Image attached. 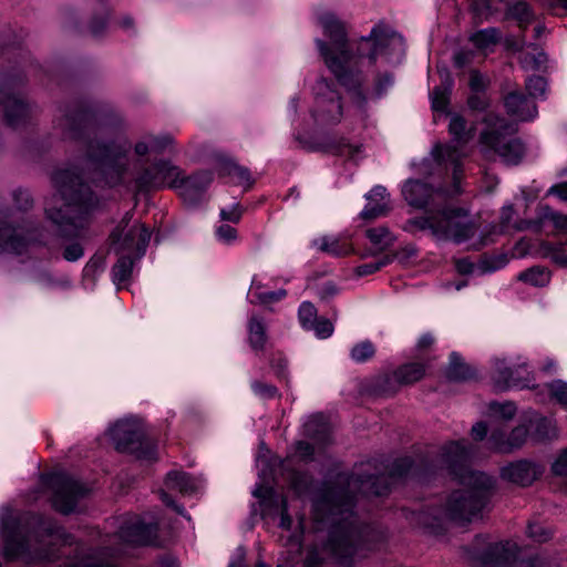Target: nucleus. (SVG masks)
<instances>
[{
    "instance_id": "nucleus-1",
    "label": "nucleus",
    "mask_w": 567,
    "mask_h": 567,
    "mask_svg": "<svg viewBox=\"0 0 567 567\" xmlns=\"http://www.w3.org/2000/svg\"><path fill=\"white\" fill-rule=\"evenodd\" d=\"M384 480L381 475L355 472L342 480L347 484L346 489L330 491L318 497L313 503L316 519L331 524L333 530L327 546L321 550L316 547L309 548L305 558L301 551L302 532L290 533L292 519L288 514L286 499L278 496L274 488L264 484L257 485L252 495L261 501L265 511L270 512L272 507H276L280 514L279 526L288 533L287 536L281 537L285 543L277 566L321 567L322 553L326 551H329L342 565L352 564L357 554L355 532L350 520L353 516L354 499L357 495L365 497L382 495Z\"/></svg>"
},
{
    "instance_id": "nucleus-2",
    "label": "nucleus",
    "mask_w": 567,
    "mask_h": 567,
    "mask_svg": "<svg viewBox=\"0 0 567 567\" xmlns=\"http://www.w3.org/2000/svg\"><path fill=\"white\" fill-rule=\"evenodd\" d=\"M324 42L316 40L317 48L324 64L338 82L349 92H354L360 101L364 100L360 91L363 82L362 69L365 63L374 64L378 61L388 62V47L390 31L383 21L377 23L369 35L362 37L359 43H349L344 25L331 13L320 17Z\"/></svg>"
},
{
    "instance_id": "nucleus-3",
    "label": "nucleus",
    "mask_w": 567,
    "mask_h": 567,
    "mask_svg": "<svg viewBox=\"0 0 567 567\" xmlns=\"http://www.w3.org/2000/svg\"><path fill=\"white\" fill-rule=\"evenodd\" d=\"M56 125L68 138L86 143L85 166L100 175L110 187L121 185L128 174L127 154L131 145L126 140H109L97 125L94 113L82 104L61 110Z\"/></svg>"
},
{
    "instance_id": "nucleus-4",
    "label": "nucleus",
    "mask_w": 567,
    "mask_h": 567,
    "mask_svg": "<svg viewBox=\"0 0 567 567\" xmlns=\"http://www.w3.org/2000/svg\"><path fill=\"white\" fill-rule=\"evenodd\" d=\"M56 195L45 205L47 218L65 238H85L91 215L99 200L74 168H63L52 176Z\"/></svg>"
},
{
    "instance_id": "nucleus-5",
    "label": "nucleus",
    "mask_w": 567,
    "mask_h": 567,
    "mask_svg": "<svg viewBox=\"0 0 567 567\" xmlns=\"http://www.w3.org/2000/svg\"><path fill=\"white\" fill-rule=\"evenodd\" d=\"M464 489L453 492L444 508L446 518L458 524L470 523L481 516L494 488V480L480 472L465 471L461 476Z\"/></svg>"
},
{
    "instance_id": "nucleus-6",
    "label": "nucleus",
    "mask_w": 567,
    "mask_h": 567,
    "mask_svg": "<svg viewBox=\"0 0 567 567\" xmlns=\"http://www.w3.org/2000/svg\"><path fill=\"white\" fill-rule=\"evenodd\" d=\"M484 123L485 128L481 133L484 150L494 151L506 164H517L524 154L523 144L516 138L506 137L514 132V127L493 113L484 117Z\"/></svg>"
},
{
    "instance_id": "nucleus-7",
    "label": "nucleus",
    "mask_w": 567,
    "mask_h": 567,
    "mask_svg": "<svg viewBox=\"0 0 567 567\" xmlns=\"http://www.w3.org/2000/svg\"><path fill=\"white\" fill-rule=\"evenodd\" d=\"M415 224L421 229H429L437 238L464 241L473 234L468 213L464 209H445L419 218Z\"/></svg>"
},
{
    "instance_id": "nucleus-8",
    "label": "nucleus",
    "mask_w": 567,
    "mask_h": 567,
    "mask_svg": "<svg viewBox=\"0 0 567 567\" xmlns=\"http://www.w3.org/2000/svg\"><path fill=\"white\" fill-rule=\"evenodd\" d=\"M132 217V213L127 212L111 233V249L115 254H131L135 258H142L150 243L151 231L143 224L130 226Z\"/></svg>"
},
{
    "instance_id": "nucleus-9",
    "label": "nucleus",
    "mask_w": 567,
    "mask_h": 567,
    "mask_svg": "<svg viewBox=\"0 0 567 567\" xmlns=\"http://www.w3.org/2000/svg\"><path fill=\"white\" fill-rule=\"evenodd\" d=\"M449 131L453 135V144L445 146H437L434 150V154L437 156V161L451 163L454 166L453 169V188L447 192L449 195H455L461 192L460 188V176H458V159L465 156L466 153L462 150L470 140L474 136V128L467 127L465 120L454 114L450 118Z\"/></svg>"
},
{
    "instance_id": "nucleus-10",
    "label": "nucleus",
    "mask_w": 567,
    "mask_h": 567,
    "mask_svg": "<svg viewBox=\"0 0 567 567\" xmlns=\"http://www.w3.org/2000/svg\"><path fill=\"white\" fill-rule=\"evenodd\" d=\"M313 94L311 115L316 124L319 126L338 124L343 116V105L336 84L321 78L316 82Z\"/></svg>"
},
{
    "instance_id": "nucleus-11",
    "label": "nucleus",
    "mask_w": 567,
    "mask_h": 567,
    "mask_svg": "<svg viewBox=\"0 0 567 567\" xmlns=\"http://www.w3.org/2000/svg\"><path fill=\"white\" fill-rule=\"evenodd\" d=\"M111 440L116 450L121 452L137 453L140 458L152 461L155 458L154 451H140L143 445L144 430L141 421L136 417H125L117 421L109 430Z\"/></svg>"
},
{
    "instance_id": "nucleus-12",
    "label": "nucleus",
    "mask_w": 567,
    "mask_h": 567,
    "mask_svg": "<svg viewBox=\"0 0 567 567\" xmlns=\"http://www.w3.org/2000/svg\"><path fill=\"white\" fill-rule=\"evenodd\" d=\"M49 483L53 489V507L62 514L74 512L78 502L89 493L82 482L64 472L52 473Z\"/></svg>"
},
{
    "instance_id": "nucleus-13",
    "label": "nucleus",
    "mask_w": 567,
    "mask_h": 567,
    "mask_svg": "<svg viewBox=\"0 0 567 567\" xmlns=\"http://www.w3.org/2000/svg\"><path fill=\"white\" fill-rule=\"evenodd\" d=\"M182 169L169 161L159 159L145 167L135 178L138 190L178 187Z\"/></svg>"
},
{
    "instance_id": "nucleus-14",
    "label": "nucleus",
    "mask_w": 567,
    "mask_h": 567,
    "mask_svg": "<svg viewBox=\"0 0 567 567\" xmlns=\"http://www.w3.org/2000/svg\"><path fill=\"white\" fill-rule=\"evenodd\" d=\"M0 105L3 107L4 121L11 127L27 123L32 109L19 96L17 82L12 79L0 80Z\"/></svg>"
},
{
    "instance_id": "nucleus-15",
    "label": "nucleus",
    "mask_w": 567,
    "mask_h": 567,
    "mask_svg": "<svg viewBox=\"0 0 567 567\" xmlns=\"http://www.w3.org/2000/svg\"><path fill=\"white\" fill-rule=\"evenodd\" d=\"M156 533V523L145 522L142 517L135 515L121 522L116 538L123 544L148 545L155 539Z\"/></svg>"
},
{
    "instance_id": "nucleus-16",
    "label": "nucleus",
    "mask_w": 567,
    "mask_h": 567,
    "mask_svg": "<svg viewBox=\"0 0 567 567\" xmlns=\"http://www.w3.org/2000/svg\"><path fill=\"white\" fill-rule=\"evenodd\" d=\"M494 382L498 390L529 386L530 378L526 363L507 364L505 359H496Z\"/></svg>"
},
{
    "instance_id": "nucleus-17",
    "label": "nucleus",
    "mask_w": 567,
    "mask_h": 567,
    "mask_svg": "<svg viewBox=\"0 0 567 567\" xmlns=\"http://www.w3.org/2000/svg\"><path fill=\"white\" fill-rule=\"evenodd\" d=\"M12 212L0 210V254L21 255L28 250L30 241L22 237L21 231L11 225Z\"/></svg>"
},
{
    "instance_id": "nucleus-18",
    "label": "nucleus",
    "mask_w": 567,
    "mask_h": 567,
    "mask_svg": "<svg viewBox=\"0 0 567 567\" xmlns=\"http://www.w3.org/2000/svg\"><path fill=\"white\" fill-rule=\"evenodd\" d=\"M543 473V468L537 463L527 460H519L501 468L503 480L519 486L533 484Z\"/></svg>"
},
{
    "instance_id": "nucleus-19",
    "label": "nucleus",
    "mask_w": 567,
    "mask_h": 567,
    "mask_svg": "<svg viewBox=\"0 0 567 567\" xmlns=\"http://www.w3.org/2000/svg\"><path fill=\"white\" fill-rule=\"evenodd\" d=\"M213 178L214 175L209 171H200L186 178L182 175L177 189L181 190V195L185 202L195 204L202 198L203 194L212 184Z\"/></svg>"
},
{
    "instance_id": "nucleus-20",
    "label": "nucleus",
    "mask_w": 567,
    "mask_h": 567,
    "mask_svg": "<svg viewBox=\"0 0 567 567\" xmlns=\"http://www.w3.org/2000/svg\"><path fill=\"white\" fill-rule=\"evenodd\" d=\"M297 138L305 150L311 152L338 153L340 155L349 156L351 158H354L355 154L360 153L359 146L337 143L326 137L320 140H307L298 136Z\"/></svg>"
},
{
    "instance_id": "nucleus-21",
    "label": "nucleus",
    "mask_w": 567,
    "mask_h": 567,
    "mask_svg": "<svg viewBox=\"0 0 567 567\" xmlns=\"http://www.w3.org/2000/svg\"><path fill=\"white\" fill-rule=\"evenodd\" d=\"M527 435L528 429L525 425H519L516 426L506 439L495 431L492 432L489 442L495 451L499 453H511L524 445Z\"/></svg>"
},
{
    "instance_id": "nucleus-22",
    "label": "nucleus",
    "mask_w": 567,
    "mask_h": 567,
    "mask_svg": "<svg viewBox=\"0 0 567 567\" xmlns=\"http://www.w3.org/2000/svg\"><path fill=\"white\" fill-rule=\"evenodd\" d=\"M165 487L182 495H193L203 487V481L185 472L171 471L166 475Z\"/></svg>"
},
{
    "instance_id": "nucleus-23",
    "label": "nucleus",
    "mask_w": 567,
    "mask_h": 567,
    "mask_svg": "<svg viewBox=\"0 0 567 567\" xmlns=\"http://www.w3.org/2000/svg\"><path fill=\"white\" fill-rule=\"evenodd\" d=\"M505 107L518 121L533 120L537 115L536 105L517 92L509 93L505 97Z\"/></svg>"
},
{
    "instance_id": "nucleus-24",
    "label": "nucleus",
    "mask_w": 567,
    "mask_h": 567,
    "mask_svg": "<svg viewBox=\"0 0 567 567\" xmlns=\"http://www.w3.org/2000/svg\"><path fill=\"white\" fill-rule=\"evenodd\" d=\"M385 194V187H373L370 190V193L365 195L367 205L360 213V217L365 220H373L375 218L386 215L388 206L385 203H383Z\"/></svg>"
},
{
    "instance_id": "nucleus-25",
    "label": "nucleus",
    "mask_w": 567,
    "mask_h": 567,
    "mask_svg": "<svg viewBox=\"0 0 567 567\" xmlns=\"http://www.w3.org/2000/svg\"><path fill=\"white\" fill-rule=\"evenodd\" d=\"M312 247L332 257L347 256L352 251L350 243L334 235H324L312 240Z\"/></svg>"
},
{
    "instance_id": "nucleus-26",
    "label": "nucleus",
    "mask_w": 567,
    "mask_h": 567,
    "mask_svg": "<svg viewBox=\"0 0 567 567\" xmlns=\"http://www.w3.org/2000/svg\"><path fill=\"white\" fill-rule=\"evenodd\" d=\"M545 223H551L554 228L559 231L567 230V215L553 210L548 205H539L537 209V220L528 221L525 226L519 227V229H538Z\"/></svg>"
},
{
    "instance_id": "nucleus-27",
    "label": "nucleus",
    "mask_w": 567,
    "mask_h": 567,
    "mask_svg": "<svg viewBox=\"0 0 567 567\" xmlns=\"http://www.w3.org/2000/svg\"><path fill=\"white\" fill-rule=\"evenodd\" d=\"M405 200L415 207H424L427 205L429 199L433 197L434 193L427 187L426 184L419 181H409L404 184L402 189Z\"/></svg>"
},
{
    "instance_id": "nucleus-28",
    "label": "nucleus",
    "mask_w": 567,
    "mask_h": 567,
    "mask_svg": "<svg viewBox=\"0 0 567 567\" xmlns=\"http://www.w3.org/2000/svg\"><path fill=\"white\" fill-rule=\"evenodd\" d=\"M172 144L173 138L169 135H145L135 144L134 152L137 156L161 154Z\"/></svg>"
},
{
    "instance_id": "nucleus-29",
    "label": "nucleus",
    "mask_w": 567,
    "mask_h": 567,
    "mask_svg": "<svg viewBox=\"0 0 567 567\" xmlns=\"http://www.w3.org/2000/svg\"><path fill=\"white\" fill-rule=\"evenodd\" d=\"M287 296V291L285 289H278L276 291L265 292L262 291V284L257 280L256 277L252 278L251 285L248 291V301L252 305H269L277 301H280Z\"/></svg>"
},
{
    "instance_id": "nucleus-30",
    "label": "nucleus",
    "mask_w": 567,
    "mask_h": 567,
    "mask_svg": "<svg viewBox=\"0 0 567 567\" xmlns=\"http://www.w3.org/2000/svg\"><path fill=\"white\" fill-rule=\"evenodd\" d=\"M306 434L315 440L318 444H327L330 442L331 427L324 421L322 415H312L303 425Z\"/></svg>"
},
{
    "instance_id": "nucleus-31",
    "label": "nucleus",
    "mask_w": 567,
    "mask_h": 567,
    "mask_svg": "<svg viewBox=\"0 0 567 567\" xmlns=\"http://www.w3.org/2000/svg\"><path fill=\"white\" fill-rule=\"evenodd\" d=\"M118 259L112 267V280L117 287H122L125 282L131 279L134 265L141 258H135L131 254H116Z\"/></svg>"
},
{
    "instance_id": "nucleus-32",
    "label": "nucleus",
    "mask_w": 567,
    "mask_h": 567,
    "mask_svg": "<svg viewBox=\"0 0 567 567\" xmlns=\"http://www.w3.org/2000/svg\"><path fill=\"white\" fill-rule=\"evenodd\" d=\"M249 346L256 350H262L267 342L266 324L261 317L252 315L247 324Z\"/></svg>"
},
{
    "instance_id": "nucleus-33",
    "label": "nucleus",
    "mask_w": 567,
    "mask_h": 567,
    "mask_svg": "<svg viewBox=\"0 0 567 567\" xmlns=\"http://www.w3.org/2000/svg\"><path fill=\"white\" fill-rule=\"evenodd\" d=\"M365 234L370 243L369 249L372 254L386 251L390 246V231L388 227H372L369 228Z\"/></svg>"
},
{
    "instance_id": "nucleus-34",
    "label": "nucleus",
    "mask_w": 567,
    "mask_h": 567,
    "mask_svg": "<svg viewBox=\"0 0 567 567\" xmlns=\"http://www.w3.org/2000/svg\"><path fill=\"white\" fill-rule=\"evenodd\" d=\"M467 456V450L463 442H451L442 449V460L452 465L464 461Z\"/></svg>"
},
{
    "instance_id": "nucleus-35",
    "label": "nucleus",
    "mask_w": 567,
    "mask_h": 567,
    "mask_svg": "<svg viewBox=\"0 0 567 567\" xmlns=\"http://www.w3.org/2000/svg\"><path fill=\"white\" fill-rule=\"evenodd\" d=\"M424 368L417 363L405 364L395 372V379L401 384H410L421 380Z\"/></svg>"
},
{
    "instance_id": "nucleus-36",
    "label": "nucleus",
    "mask_w": 567,
    "mask_h": 567,
    "mask_svg": "<svg viewBox=\"0 0 567 567\" xmlns=\"http://www.w3.org/2000/svg\"><path fill=\"white\" fill-rule=\"evenodd\" d=\"M389 390L390 377L386 372L371 378L365 385V392L375 398L386 395Z\"/></svg>"
},
{
    "instance_id": "nucleus-37",
    "label": "nucleus",
    "mask_w": 567,
    "mask_h": 567,
    "mask_svg": "<svg viewBox=\"0 0 567 567\" xmlns=\"http://www.w3.org/2000/svg\"><path fill=\"white\" fill-rule=\"evenodd\" d=\"M517 279L533 286H545L549 281V272L539 267H533L518 274Z\"/></svg>"
},
{
    "instance_id": "nucleus-38",
    "label": "nucleus",
    "mask_w": 567,
    "mask_h": 567,
    "mask_svg": "<svg viewBox=\"0 0 567 567\" xmlns=\"http://www.w3.org/2000/svg\"><path fill=\"white\" fill-rule=\"evenodd\" d=\"M375 353L374 344L364 340L355 343L350 350V359L355 363H364L369 361Z\"/></svg>"
},
{
    "instance_id": "nucleus-39",
    "label": "nucleus",
    "mask_w": 567,
    "mask_h": 567,
    "mask_svg": "<svg viewBox=\"0 0 567 567\" xmlns=\"http://www.w3.org/2000/svg\"><path fill=\"white\" fill-rule=\"evenodd\" d=\"M535 439L537 441H549L558 437V429L553 420L542 417L535 429Z\"/></svg>"
},
{
    "instance_id": "nucleus-40",
    "label": "nucleus",
    "mask_w": 567,
    "mask_h": 567,
    "mask_svg": "<svg viewBox=\"0 0 567 567\" xmlns=\"http://www.w3.org/2000/svg\"><path fill=\"white\" fill-rule=\"evenodd\" d=\"M468 375V368L463 362L460 354L452 352L450 355V362L447 367V377L451 380H464Z\"/></svg>"
},
{
    "instance_id": "nucleus-41",
    "label": "nucleus",
    "mask_w": 567,
    "mask_h": 567,
    "mask_svg": "<svg viewBox=\"0 0 567 567\" xmlns=\"http://www.w3.org/2000/svg\"><path fill=\"white\" fill-rule=\"evenodd\" d=\"M214 234L216 240L225 246H233L239 239L237 229L229 224L217 225L214 229Z\"/></svg>"
},
{
    "instance_id": "nucleus-42",
    "label": "nucleus",
    "mask_w": 567,
    "mask_h": 567,
    "mask_svg": "<svg viewBox=\"0 0 567 567\" xmlns=\"http://www.w3.org/2000/svg\"><path fill=\"white\" fill-rule=\"evenodd\" d=\"M472 42L480 49H488L498 40V32L496 29H485L474 33L471 37Z\"/></svg>"
},
{
    "instance_id": "nucleus-43",
    "label": "nucleus",
    "mask_w": 567,
    "mask_h": 567,
    "mask_svg": "<svg viewBox=\"0 0 567 567\" xmlns=\"http://www.w3.org/2000/svg\"><path fill=\"white\" fill-rule=\"evenodd\" d=\"M489 412L493 417L509 421L516 414V406L513 402L497 403L492 402L489 404Z\"/></svg>"
},
{
    "instance_id": "nucleus-44",
    "label": "nucleus",
    "mask_w": 567,
    "mask_h": 567,
    "mask_svg": "<svg viewBox=\"0 0 567 567\" xmlns=\"http://www.w3.org/2000/svg\"><path fill=\"white\" fill-rule=\"evenodd\" d=\"M451 81L447 86H436L431 93L432 109L436 112H444L449 103Z\"/></svg>"
},
{
    "instance_id": "nucleus-45",
    "label": "nucleus",
    "mask_w": 567,
    "mask_h": 567,
    "mask_svg": "<svg viewBox=\"0 0 567 567\" xmlns=\"http://www.w3.org/2000/svg\"><path fill=\"white\" fill-rule=\"evenodd\" d=\"M298 319L303 329H311V326L318 319L316 307L309 301H303L298 310Z\"/></svg>"
},
{
    "instance_id": "nucleus-46",
    "label": "nucleus",
    "mask_w": 567,
    "mask_h": 567,
    "mask_svg": "<svg viewBox=\"0 0 567 567\" xmlns=\"http://www.w3.org/2000/svg\"><path fill=\"white\" fill-rule=\"evenodd\" d=\"M547 388L550 398L567 410V382L554 380L547 384Z\"/></svg>"
},
{
    "instance_id": "nucleus-47",
    "label": "nucleus",
    "mask_w": 567,
    "mask_h": 567,
    "mask_svg": "<svg viewBox=\"0 0 567 567\" xmlns=\"http://www.w3.org/2000/svg\"><path fill=\"white\" fill-rule=\"evenodd\" d=\"M546 62V54L534 49L533 52L524 53L520 63L526 70H540Z\"/></svg>"
},
{
    "instance_id": "nucleus-48",
    "label": "nucleus",
    "mask_w": 567,
    "mask_h": 567,
    "mask_svg": "<svg viewBox=\"0 0 567 567\" xmlns=\"http://www.w3.org/2000/svg\"><path fill=\"white\" fill-rule=\"evenodd\" d=\"M225 169H226V173L229 176H233L234 178H236V181L239 184L248 185V186L252 184L250 172L248 168L243 167L234 162H228L225 166Z\"/></svg>"
},
{
    "instance_id": "nucleus-49",
    "label": "nucleus",
    "mask_w": 567,
    "mask_h": 567,
    "mask_svg": "<svg viewBox=\"0 0 567 567\" xmlns=\"http://www.w3.org/2000/svg\"><path fill=\"white\" fill-rule=\"evenodd\" d=\"M527 535L535 542L543 543L550 538L551 532L539 523H530L527 527Z\"/></svg>"
},
{
    "instance_id": "nucleus-50",
    "label": "nucleus",
    "mask_w": 567,
    "mask_h": 567,
    "mask_svg": "<svg viewBox=\"0 0 567 567\" xmlns=\"http://www.w3.org/2000/svg\"><path fill=\"white\" fill-rule=\"evenodd\" d=\"M220 220L238 224L243 217V208L239 203H235L228 208H221L219 212Z\"/></svg>"
},
{
    "instance_id": "nucleus-51",
    "label": "nucleus",
    "mask_w": 567,
    "mask_h": 567,
    "mask_svg": "<svg viewBox=\"0 0 567 567\" xmlns=\"http://www.w3.org/2000/svg\"><path fill=\"white\" fill-rule=\"evenodd\" d=\"M251 389L254 393L261 399L269 400L278 395V390L276 386L268 383H262L260 381H252Z\"/></svg>"
},
{
    "instance_id": "nucleus-52",
    "label": "nucleus",
    "mask_w": 567,
    "mask_h": 567,
    "mask_svg": "<svg viewBox=\"0 0 567 567\" xmlns=\"http://www.w3.org/2000/svg\"><path fill=\"white\" fill-rule=\"evenodd\" d=\"M526 89L532 97H542L546 91V81L542 76H532L526 81Z\"/></svg>"
},
{
    "instance_id": "nucleus-53",
    "label": "nucleus",
    "mask_w": 567,
    "mask_h": 567,
    "mask_svg": "<svg viewBox=\"0 0 567 567\" xmlns=\"http://www.w3.org/2000/svg\"><path fill=\"white\" fill-rule=\"evenodd\" d=\"M310 330H312L318 338L327 339L333 333V324L328 319L318 318Z\"/></svg>"
},
{
    "instance_id": "nucleus-54",
    "label": "nucleus",
    "mask_w": 567,
    "mask_h": 567,
    "mask_svg": "<svg viewBox=\"0 0 567 567\" xmlns=\"http://www.w3.org/2000/svg\"><path fill=\"white\" fill-rule=\"evenodd\" d=\"M84 256V248L79 243H72L64 247L62 257L69 262L80 260Z\"/></svg>"
},
{
    "instance_id": "nucleus-55",
    "label": "nucleus",
    "mask_w": 567,
    "mask_h": 567,
    "mask_svg": "<svg viewBox=\"0 0 567 567\" xmlns=\"http://www.w3.org/2000/svg\"><path fill=\"white\" fill-rule=\"evenodd\" d=\"M509 16L519 21V23H527L532 19L529 7L523 2L514 4L509 9Z\"/></svg>"
},
{
    "instance_id": "nucleus-56",
    "label": "nucleus",
    "mask_w": 567,
    "mask_h": 567,
    "mask_svg": "<svg viewBox=\"0 0 567 567\" xmlns=\"http://www.w3.org/2000/svg\"><path fill=\"white\" fill-rule=\"evenodd\" d=\"M14 206L18 210H27L32 206V198L28 190L17 189L12 193Z\"/></svg>"
},
{
    "instance_id": "nucleus-57",
    "label": "nucleus",
    "mask_w": 567,
    "mask_h": 567,
    "mask_svg": "<svg viewBox=\"0 0 567 567\" xmlns=\"http://www.w3.org/2000/svg\"><path fill=\"white\" fill-rule=\"evenodd\" d=\"M551 471L555 475H567V449L560 451L551 464Z\"/></svg>"
},
{
    "instance_id": "nucleus-58",
    "label": "nucleus",
    "mask_w": 567,
    "mask_h": 567,
    "mask_svg": "<svg viewBox=\"0 0 567 567\" xmlns=\"http://www.w3.org/2000/svg\"><path fill=\"white\" fill-rule=\"evenodd\" d=\"M388 262V255L384 256V258L380 261H370L367 264H363L361 266H358L355 269V272L358 276H368L375 271H378L382 266L386 265Z\"/></svg>"
},
{
    "instance_id": "nucleus-59",
    "label": "nucleus",
    "mask_w": 567,
    "mask_h": 567,
    "mask_svg": "<svg viewBox=\"0 0 567 567\" xmlns=\"http://www.w3.org/2000/svg\"><path fill=\"white\" fill-rule=\"evenodd\" d=\"M392 55L395 54L398 62H401L404 58L405 47L403 38L400 34L392 32Z\"/></svg>"
},
{
    "instance_id": "nucleus-60",
    "label": "nucleus",
    "mask_w": 567,
    "mask_h": 567,
    "mask_svg": "<svg viewBox=\"0 0 567 567\" xmlns=\"http://www.w3.org/2000/svg\"><path fill=\"white\" fill-rule=\"evenodd\" d=\"M470 86L472 91L480 92L486 86V79L478 72L472 71Z\"/></svg>"
},
{
    "instance_id": "nucleus-61",
    "label": "nucleus",
    "mask_w": 567,
    "mask_h": 567,
    "mask_svg": "<svg viewBox=\"0 0 567 567\" xmlns=\"http://www.w3.org/2000/svg\"><path fill=\"white\" fill-rule=\"evenodd\" d=\"M296 452L301 458L309 460L313 455V446L308 442L300 441L297 444Z\"/></svg>"
},
{
    "instance_id": "nucleus-62",
    "label": "nucleus",
    "mask_w": 567,
    "mask_h": 567,
    "mask_svg": "<svg viewBox=\"0 0 567 567\" xmlns=\"http://www.w3.org/2000/svg\"><path fill=\"white\" fill-rule=\"evenodd\" d=\"M548 195H556L563 202H567V183L553 185L548 192Z\"/></svg>"
},
{
    "instance_id": "nucleus-63",
    "label": "nucleus",
    "mask_w": 567,
    "mask_h": 567,
    "mask_svg": "<svg viewBox=\"0 0 567 567\" xmlns=\"http://www.w3.org/2000/svg\"><path fill=\"white\" fill-rule=\"evenodd\" d=\"M64 567H116L111 564H96L91 558L82 559L75 563H70L65 565Z\"/></svg>"
},
{
    "instance_id": "nucleus-64",
    "label": "nucleus",
    "mask_w": 567,
    "mask_h": 567,
    "mask_svg": "<svg viewBox=\"0 0 567 567\" xmlns=\"http://www.w3.org/2000/svg\"><path fill=\"white\" fill-rule=\"evenodd\" d=\"M103 264V260L101 257H92L85 265L83 272L85 276L90 274H94L99 270L101 265Z\"/></svg>"
}]
</instances>
